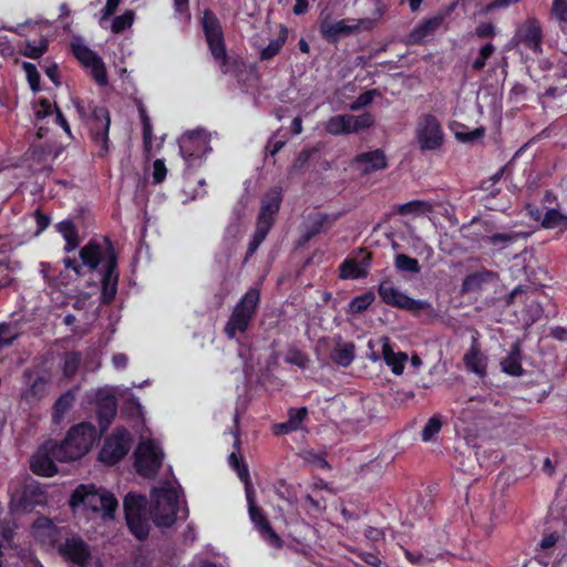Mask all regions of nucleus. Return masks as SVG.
<instances>
[{
    "label": "nucleus",
    "instance_id": "1",
    "mask_svg": "<svg viewBox=\"0 0 567 567\" xmlns=\"http://www.w3.org/2000/svg\"><path fill=\"white\" fill-rule=\"evenodd\" d=\"M79 257L80 261L64 257V268L72 270L76 277L96 274L101 288L100 300L103 305H111L117 295L120 281L118 252L113 241L107 236L91 238L81 247Z\"/></svg>",
    "mask_w": 567,
    "mask_h": 567
},
{
    "label": "nucleus",
    "instance_id": "2",
    "mask_svg": "<svg viewBox=\"0 0 567 567\" xmlns=\"http://www.w3.org/2000/svg\"><path fill=\"white\" fill-rule=\"evenodd\" d=\"M97 440L96 429L89 422L72 426L65 439L53 446V456L59 462L76 461L87 454Z\"/></svg>",
    "mask_w": 567,
    "mask_h": 567
},
{
    "label": "nucleus",
    "instance_id": "3",
    "mask_svg": "<svg viewBox=\"0 0 567 567\" xmlns=\"http://www.w3.org/2000/svg\"><path fill=\"white\" fill-rule=\"evenodd\" d=\"M74 107L81 121L90 128L93 142L101 147L104 153L109 152L111 126V116L106 106L96 105L93 101L75 99Z\"/></svg>",
    "mask_w": 567,
    "mask_h": 567
},
{
    "label": "nucleus",
    "instance_id": "4",
    "mask_svg": "<svg viewBox=\"0 0 567 567\" xmlns=\"http://www.w3.org/2000/svg\"><path fill=\"white\" fill-rule=\"evenodd\" d=\"M70 505L74 509L91 511L103 518H113L117 501L113 494L93 484L80 485L72 494Z\"/></svg>",
    "mask_w": 567,
    "mask_h": 567
},
{
    "label": "nucleus",
    "instance_id": "5",
    "mask_svg": "<svg viewBox=\"0 0 567 567\" xmlns=\"http://www.w3.org/2000/svg\"><path fill=\"white\" fill-rule=\"evenodd\" d=\"M177 512L178 493L175 482H165L152 489L150 514L156 526L171 527L177 519Z\"/></svg>",
    "mask_w": 567,
    "mask_h": 567
},
{
    "label": "nucleus",
    "instance_id": "6",
    "mask_svg": "<svg viewBox=\"0 0 567 567\" xmlns=\"http://www.w3.org/2000/svg\"><path fill=\"white\" fill-rule=\"evenodd\" d=\"M259 302L260 289L250 287L236 303L224 327V332L229 339H234L237 333H245L248 330Z\"/></svg>",
    "mask_w": 567,
    "mask_h": 567
},
{
    "label": "nucleus",
    "instance_id": "7",
    "mask_svg": "<svg viewBox=\"0 0 567 567\" xmlns=\"http://www.w3.org/2000/svg\"><path fill=\"white\" fill-rule=\"evenodd\" d=\"M200 24L213 58L218 61L221 66L227 65L228 55L219 19L210 9H205Z\"/></svg>",
    "mask_w": 567,
    "mask_h": 567
},
{
    "label": "nucleus",
    "instance_id": "8",
    "mask_svg": "<svg viewBox=\"0 0 567 567\" xmlns=\"http://www.w3.org/2000/svg\"><path fill=\"white\" fill-rule=\"evenodd\" d=\"M378 295L386 306L402 309L410 312L432 309L430 302L421 299H413L394 286L391 278L382 279L378 285Z\"/></svg>",
    "mask_w": 567,
    "mask_h": 567
},
{
    "label": "nucleus",
    "instance_id": "9",
    "mask_svg": "<svg viewBox=\"0 0 567 567\" xmlns=\"http://www.w3.org/2000/svg\"><path fill=\"white\" fill-rule=\"evenodd\" d=\"M134 456L137 473L152 478L163 463L164 453L154 441L143 440L135 450Z\"/></svg>",
    "mask_w": 567,
    "mask_h": 567
},
{
    "label": "nucleus",
    "instance_id": "10",
    "mask_svg": "<svg viewBox=\"0 0 567 567\" xmlns=\"http://www.w3.org/2000/svg\"><path fill=\"white\" fill-rule=\"evenodd\" d=\"M416 138L422 151H434L442 146V127L433 114H425L420 117L416 126Z\"/></svg>",
    "mask_w": 567,
    "mask_h": 567
},
{
    "label": "nucleus",
    "instance_id": "11",
    "mask_svg": "<svg viewBox=\"0 0 567 567\" xmlns=\"http://www.w3.org/2000/svg\"><path fill=\"white\" fill-rule=\"evenodd\" d=\"M130 449V433L126 430H118L105 440L99 458L106 465H114L128 453Z\"/></svg>",
    "mask_w": 567,
    "mask_h": 567
},
{
    "label": "nucleus",
    "instance_id": "12",
    "mask_svg": "<svg viewBox=\"0 0 567 567\" xmlns=\"http://www.w3.org/2000/svg\"><path fill=\"white\" fill-rule=\"evenodd\" d=\"M72 53L85 68L91 70V76L100 86L109 84L105 64L102 58L85 44H73Z\"/></svg>",
    "mask_w": 567,
    "mask_h": 567
},
{
    "label": "nucleus",
    "instance_id": "13",
    "mask_svg": "<svg viewBox=\"0 0 567 567\" xmlns=\"http://www.w3.org/2000/svg\"><path fill=\"white\" fill-rule=\"evenodd\" d=\"M179 154L190 165L194 159H202L208 148V142L202 131H190L178 141Z\"/></svg>",
    "mask_w": 567,
    "mask_h": 567
},
{
    "label": "nucleus",
    "instance_id": "14",
    "mask_svg": "<svg viewBox=\"0 0 567 567\" xmlns=\"http://www.w3.org/2000/svg\"><path fill=\"white\" fill-rule=\"evenodd\" d=\"M282 198L284 196L280 188H270L261 198V206L256 225L270 230L280 210Z\"/></svg>",
    "mask_w": 567,
    "mask_h": 567
},
{
    "label": "nucleus",
    "instance_id": "15",
    "mask_svg": "<svg viewBox=\"0 0 567 567\" xmlns=\"http://www.w3.org/2000/svg\"><path fill=\"white\" fill-rule=\"evenodd\" d=\"M247 502L249 505V516L255 526L259 529L265 539L272 546L279 547L281 540L279 536L274 532L269 522L262 514L261 509L256 506L254 501V492L250 484H247L246 488Z\"/></svg>",
    "mask_w": 567,
    "mask_h": 567
},
{
    "label": "nucleus",
    "instance_id": "16",
    "mask_svg": "<svg viewBox=\"0 0 567 567\" xmlns=\"http://www.w3.org/2000/svg\"><path fill=\"white\" fill-rule=\"evenodd\" d=\"M58 549L63 557L80 567H86L92 559L87 544L78 537L66 538Z\"/></svg>",
    "mask_w": 567,
    "mask_h": 567
},
{
    "label": "nucleus",
    "instance_id": "17",
    "mask_svg": "<svg viewBox=\"0 0 567 567\" xmlns=\"http://www.w3.org/2000/svg\"><path fill=\"white\" fill-rule=\"evenodd\" d=\"M53 446H56V443L49 441L32 456L30 467L33 473L42 476H52L58 472L54 464L58 460L53 456Z\"/></svg>",
    "mask_w": 567,
    "mask_h": 567
},
{
    "label": "nucleus",
    "instance_id": "18",
    "mask_svg": "<svg viewBox=\"0 0 567 567\" xmlns=\"http://www.w3.org/2000/svg\"><path fill=\"white\" fill-rule=\"evenodd\" d=\"M516 37L519 42L533 52L542 51L543 30L540 22L535 18H528L525 23L518 29Z\"/></svg>",
    "mask_w": 567,
    "mask_h": 567
},
{
    "label": "nucleus",
    "instance_id": "19",
    "mask_svg": "<svg viewBox=\"0 0 567 567\" xmlns=\"http://www.w3.org/2000/svg\"><path fill=\"white\" fill-rule=\"evenodd\" d=\"M359 31V24H347L346 20L331 22L322 20L319 32L328 43L336 44L341 38L349 37Z\"/></svg>",
    "mask_w": 567,
    "mask_h": 567
},
{
    "label": "nucleus",
    "instance_id": "20",
    "mask_svg": "<svg viewBox=\"0 0 567 567\" xmlns=\"http://www.w3.org/2000/svg\"><path fill=\"white\" fill-rule=\"evenodd\" d=\"M487 357L482 352L477 339L473 338L470 349L463 357V363L467 371L483 379L487 375Z\"/></svg>",
    "mask_w": 567,
    "mask_h": 567
},
{
    "label": "nucleus",
    "instance_id": "21",
    "mask_svg": "<svg viewBox=\"0 0 567 567\" xmlns=\"http://www.w3.org/2000/svg\"><path fill=\"white\" fill-rule=\"evenodd\" d=\"M96 413L102 431H105L117 411V401L112 392H96Z\"/></svg>",
    "mask_w": 567,
    "mask_h": 567
},
{
    "label": "nucleus",
    "instance_id": "22",
    "mask_svg": "<svg viewBox=\"0 0 567 567\" xmlns=\"http://www.w3.org/2000/svg\"><path fill=\"white\" fill-rule=\"evenodd\" d=\"M32 534L42 545L54 547L61 537V530L48 517H39L32 524Z\"/></svg>",
    "mask_w": 567,
    "mask_h": 567
},
{
    "label": "nucleus",
    "instance_id": "23",
    "mask_svg": "<svg viewBox=\"0 0 567 567\" xmlns=\"http://www.w3.org/2000/svg\"><path fill=\"white\" fill-rule=\"evenodd\" d=\"M523 357L522 341L516 340L511 344L508 353L501 359V371L511 377H522L524 374Z\"/></svg>",
    "mask_w": 567,
    "mask_h": 567
},
{
    "label": "nucleus",
    "instance_id": "24",
    "mask_svg": "<svg viewBox=\"0 0 567 567\" xmlns=\"http://www.w3.org/2000/svg\"><path fill=\"white\" fill-rule=\"evenodd\" d=\"M354 163L362 165V172L364 174H370L388 167L386 156L380 148L359 153L354 157Z\"/></svg>",
    "mask_w": 567,
    "mask_h": 567
},
{
    "label": "nucleus",
    "instance_id": "25",
    "mask_svg": "<svg viewBox=\"0 0 567 567\" xmlns=\"http://www.w3.org/2000/svg\"><path fill=\"white\" fill-rule=\"evenodd\" d=\"M443 23V17L434 16L419 23L408 35L409 44H422L424 40L433 35Z\"/></svg>",
    "mask_w": 567,
    "mask_h": 567
},
{
    "label": "nucleus",
    "instance_id": "26",
    "mask_svg": "<svg viewBox=\"0 0 567 567\" xmlns=\"http://www.w3.org/2000/svg\"><path fill=\"white\" fill-rule=\"evenodd\" d=\"M456 409H453V413H458L463 419L467 417L470 411H485L488 409L491 402L482 395H468L467 392H461L455 400Z\"/></svg>",
    "mask_w": 567,
    "mask_h": 567
},
{
    "label": "nucleus",
    "instance_id": "27",
    "mask_svg": "<svg viewBox=\"0 0 567 567\" xmlns=\"http://www.w3.org/2000/svg\"><path fill=\"white\" fill-rule=\"evenodd\" d=\"M497 278L496 272L487 269L477 270L468 274L462 281L461 292H477L482 290L483 286L492 282Z\"/></svg>",
    "mask_w": 567,
    "mask_h": 567
},
{
    "label": "nucleus",
    "instance_id": "28",
    "mask_svg": "<svg viewBox=\"0 0 567 567\" xmlns=\"http://www.w3.org/2000/svg\"><path fill=\"white\" fill-rule=\"evenodd\" d=\"M371 257L363 258L364 266H361L354 259L347 258L339 265V278L347 279H361L368 276V267L370 266Z\"/></svg>",
    "mask_w": 567,
    "mask_h": 567
},
{
    "label": "nucleus",
    "instance_id": "29",
    "mask_svg": "<svg viewBox=\"0 0 567 567\" xmlns=\"http://www.w3.org/2000/svg\"><path fill=\"white\" fill-rule=\"evenodd\" d=\"M340 214L316 213L309 216L306 227L315 234H326L338 220Z\"/></svg>",
    "mask_w": 567,
    "mask_h": 567
},
{
    "label": "nucleus",
    "instance_id": "30",
    "mask_svg": "<svg viewBox=\"0 0 567 567\" xmlns=\"http://www.w3.org/2000/svg\"><path fill=\"white\" fill-rule=\"evenodd\" d=\"M382 358L394 374H402L408 354L404 352H394L388 339H385L382 344Z\"/></svg>",
    "mask_w": 567,
    "mask_h": 567
},
{
    "label": "nucleus",
    "instance_id": "31",
    "mask_svg": "<svg viewBox=\"0 0 567 567\" xmlns=\"http://www.w3.org/2000/svg\"><path fill=\"white\" fill-rule=\"evenodd\" d=\"M44 502L45 495L41 488L35 486H28L22 492L17 507L23 512H31L35 505L43 504Z\"/></svg>",
    "mask_w": 567,
    "mask_h": 567
},
{
    "label": "nucleus",
    "instance_id": "32",
    "mask_svg": "<svg viewBox=\"0 0 567 567\" xmlns=\"http://www.w3.org/2000/svg\"><path fill=\"white\" fill-rule=\"evenodd\" d=\"M82 363V353L80 351H68L62 357L61 370L62 377L66 380L73 379Z\"/></svg>",
    "mask_w": 567,
    "mask_h": 567
},
{
    "label": "nucleus",
    "instance_id": "33",
    "mask_svg": "<svg viewBox=\"0 0 567 567\" xmlns=\"http://www.w3.org/2000/svg\"><path fill=\"white\" fill-rule=\"evenodd\" d=\"M350 120H352L351 114L333 115L326 122L324 130L334 136L351 134Z\"/></svg>",
    "mask_w": 567,
    "mask_h": 567
},
{
    "label": "nucleus",
    "instance_id": "34",
    "mask_svg": "<svg viewBox=\"0 0 567 567\" xmlns=\"http://www.w3.org/2000/svg\"><path fill=\"white\" fill-rule=\"evenodd\" d=\"M542 226L545 229H559L560 233L567 231V215H564L556 208H549L544 215Z\"/></svg>",
    "mask_w": 567,
    "mask_h": 567
},
{
    "label": "nucleus",
    "instance_id": "35",
    "mask_svg": "<svg viewBox=\"0 0 567 567\" xmlns=\"http://www.w3.org/2000/svg\"><path fill=\"white\" fill-rule=\"evenodd\" d=\"M288 39V29L281 25L279 34L276 39L271 40L266 48L260 52V60L267 61L276 56L285 45Z\"/></svg>",
    "mask_w": 567,
    "mask_h": 567
},
{
    "label": "nucleus",
    "instance_id": "36",
    "mask_svg": "<svg viewBox=\"0 0 567 567\" xmlns=\"http://www.w3.org/2000/svg\"><path fill=\"white\" fill-rule=\"evenodd\" d=\"M49 49V40L41 38L39 42L25 41L20 52L23 56L37 60L40 59Z\"/></svg>",
    "mask_w": 567,
    "mask_h": 567
},
{
    "label": "nucleus",
    "instance_id": "37",
    "mask_svg": "<svg viewBox=\"0 0 567 567\" xmlns=\"http://www.w3.org/2000/svg\"><path fill=\"white\" fill-rule=\"evenodd\" d=\"M74 402L72 392H64L55 402L53 406L52 419L53 422L60 424L64 415L70 411Z\"/></svg>",
    "mask_w": 567,
    "mask_h": 567
},
{
    "label": "nucleus",
    "instance_id": "38",
    "mask_svg": "<svg viewBox=\"0 0 567 567\" xmlns=\"http://www.w3.org/2000/svg\"><path fill=\"white\" fill-rule=\"evenodd\" d=\"M375 300L372 290H368L360 296H355L348 305L347 312L350 315H359L365 311Z\"/></svg>",
    "mask_w": 567,
    "mask_h": 567
},
{
    "label": "nucleus",
    "instance_id": "39",
    "mask_svg": "<svg viewBox=\"0 0 567 567\" xmlns=\"http://www.w3.org/2000/svg\"><path fill=\"white\" fill-rule=\"evenodd\" d=\"M23 378L25 383L30 386L29 390H42L49 382V374L45 371L38 369L25 370Z\"/></svg>",
    "mask_w": 567,
    "mask_h": 567
},
{
    "label": "nucleus",
    "instance_id": "40",
    "mask_svg": "<svg viewBox=\"0 0 567 567\" xmlns=\"http://www.w3.org/2000/svg\"><path fill=\"white\" fill-rule=\"evenodd\" d=\"M396 212L402 216L421 215L431 213L432 205L427 202L415 199L400 205Z\"/></svg>",
    "mask_w": 567,
    "mask_h": 567
},
{
    "label": "nucleus",
    "instance_id": "41",
    "mask_svg": "<svg viewBox=\"0 0 567 567\" xmlns=\"http://www.w3.org/2000/svg\"><path fill=\"white\" fill-rule=\"evenodd\" d=\"M331 358L337 364L349 367L354 359V344L351 342L344 343L332 352Z\"/></svg>",
    "mask_w": 567,
    "mask_h": 567
},
{
    "label": "nucleus",
    "instance_id": "42",
    "mask_svg": "<svg viewBox=\"0 0 567 567\" xmlns=\"http://www.w3.org/2000/svg\"><path fill=\"white\" fill-rule=\"evenodd\" d=\"M394 265L395 268L402 272L419 274L421 271L419 260L405 254H398L395 256Z\"/></svg>",
    "mask_w": 567,
    "mask_h": 567
},
{
    "label": "nucleus",
    "instance_id": "43",
    "mask_svg": "<svg viewBox=\"0 0 567 567\" xmlns=\"http://www.w3.org/2000/svg\"><path fill=\"white\" fill-rule=\"evenodd\" d=\"M125 517L131 532L138 539H144L147 537L150 532V525L145 519L142 518V515L135 516V514H131L130 516Z\"/></svg>",
    "mask_w": 567,
    "mask_h": 567
},
{
    "label": "nucleus",
    "instance_id": "44",
    "mask_svg": "<svg viewBox=\"0 0 567 567\" xmlns=\"http://www.w3.org/2000/svg\"><path fill=\"white\" fill-rule=\"evenodd\" d=\"M145 504V497L136 494H127L124 498V512L125 516L135 514V516L142 515V509Z\"/></svg>",
    "mask_w": 567,
    "mask_h": 567
},
{
    "label": "nucleus",
    "instance_id": "45",
    "mask_svg": "<svg viewBox=\"0 0 567 567\" xmlns=\"http://www.w3.org/2000/svg\"><path fill=\"white\" fill-rule=\"evenodd\" d=\"M140 118L143 126V143L146 151H150L152 147L153 140V127L151 124V118L147 115L146 109L143 105L138 106Z\"/></svg>",
    "mask_w": 567,
    "mask_h": 567
},
{
    "label": "nucleus",
    "instance_id": "46",
    "mask_svg": "<svg viewBox=\"0 0 567 567\" xmlns=\"http://www.w3.org/2000/svg\"><path fill=\"white\" fill-rule=\"evenodd\" d=\"M135 13L132 10H126L123 14L113 19L111 30L113 33L118 34L130 29L134 22Z\"/></svg>",
    "mask_w": 567,
    "mask_h": 567
},
{
    "label": "nucleus",
    "instance_id": "47",
    "mask_svg": "<svg viewBox=\"0 0 567 567\" xmlns=\"http://www.w3.org/2000/svg\"><path fill=\"white\" fill-rule=\"evenodd\" d=\"M374 116L369 113H362L358 116L352 115V120H350V128L351 133H359L360 131L368 130L374 125Z\"/></svg>",
    "mask_w": 567,
    "mask_h": 567
},
{
    "label": "nucleus",
    "instance_id": "48",
    "mask_svg": "<svg viewBox=\"0 0 567 567\" xmlns=\"http://www.w3.org/2000/svg\"><path fill=\"white\" fill-rule=\"evenodd\" d=\"M442 420L439 415L432 416L424 425L421 437L423 442H431L433 437L441 431Z\"/></svg>",
    "mask_w": 567,
    "mask_h": 567
},
{
    "label": "nucleus",
    "instance_id": "49",
    "mask_svg": "<svg viewBox=\"0 0 567 567\" xmlns=\"http://www.w3.org/2000/svg\"><path fill=\"white\" fill-rule=\"evenodd\" d=\"M22 69L25 72L28 83L30 85V89L33 93H38L41 90L40 86V73L37 69V66L30 62H24L22 64Z\"/></svg>",
    "mask_w": 567,
    "mask_h": 567
},
{
    "label": "nucleus",
    "instance_id": "50",
    "mask_svg": "<svg viewBox=\"0 0 567 567\" xmlns=\"http://www.w3.org/2000/svg\"><path fill=\"white\" fill-rule=\"evenodd\" d=\"M269 229H266L264 227H260L256 225V229L254 231V235L249 241L248 249L246 252V258L251 257L259 246L262 244V241L266 239L267 235L269 234Z\"/></svg>",
    "mask_w": 567,
    "mask_h": 567
},
{
    "label": "nucleus",
    "instance_id": "51",
    "mask_svg": "<svg viewBox=\"0 0 567 567\" xmlns=\"http://www.w3.org/2000/svg\"><path fill=\"white\" fill-rule=\"evenodd\" d=\"M517 238H518V234L514 233V231H512V233H495L491 236H486L484 238V241L492 246L503 245V247H504L508 244L516 241Z\"/></svg>",
    "mask_w": 567,
    "mask_h": 567
},
{
    "label": "nucleus",
    "instance_id": "52",
    "mask_svg": "<svg viewBox=\"0 0 567 567\" xmlns=\"http://www.w3.org/2000/svg\"><path fill=\"white\" fill-rule=\"evenodd\" d=\"M495 47L488 42L480 49L478 56L473 61L472 69L474 71H482L485 68L486 61L493 55Z\"/></svg>",
    "mask_w": 567,
    "mask_h": 567
},
{
    "label": "nucleus",
    "instance_id": "53",
    "mask_svg": "<svg viewBox=\"0 0 567 567\" xmlns=\"http://www.w3.org/2000/svg\"><path fill=\"white\" fill-rule=\"evenodd\" d=\"M551 13L561 29L567 27V0H553Z\"/></svg>",
    "mask_w": 567,
    "mask_h": 567
},
{
    "label": "nucleus",
    "instance_id": "54",
    "mask_svg": "<svg viewBox=\"0 0 567 567\" xmlns=\"http://www.w3.org/2000/svg\"><path fill=\"white\" fill-rule=\"evenodd\" d=\"M54 112V105L47 97H40L34 105V116L37 121H42Z\"/></svg>",
    "mask_w": 567,
    "mask_h": 567
},
{
    "label": "nucleus",
    "instance_id": "55",
    "mask_svg": "<svg viewBox=\"0 0 567 567\" xmlns=\"http://www.w3.org/2000/svg\"><path fill=\"white\" fill-rule=\"evenodd\" d=\"M285 361L287 363L305 369L309 362V359L301 350L291 348L287 351Z\"/></svg>",
    "mask_w": 567,
    "mask_h": 567
},
{
    "label": "nucleus",
    "instance_id": "56",
    "mask_svg": "<svg viewBox=\"0 0 567 567\" xmlns=\"http://www.w3.org/2000/svg\"><path fill=\"white\" fill-rule=\"evenodd\" d=\"M379 94L378 90H368L361 93L357 100L350 105L352 111H358L361 107L368 106L372 103L373 99Z\"/></svg>",
    "mask_w": 567,
    "mask_h": 567
},
{
    "label": "nucleus",
    "instance_id": "57",
    "mask_svg": "<svg viewBox=\"0 0 567 567\" xmlns=\"http://www.w3.org/2000/svg\"><path fill=\"white\" fill-rule=\"evenodd\" d=\"M166 175H167V168H166L164 159H159V158L155 159L153 163V173H152L153 184L154 185L162 184L165 181Z\"/></svg>",
    "mask_w": 567,
    "mask_h": 567
},
{
    "label": "nucleus",
    "instance_id": "58",
    "mask_svg": "<svg viewBox=\"0 0 567 567\" xmlns=\"http://www.w3.org/2000/svg\"><path fill=\"white\" fill-rule=\"evenodd\" d=\"M56 230L63 239L72 238L79 235L78 228L71 219H64L56 224Z\"/></svg>",
    "mask_w": 567,
    "mask_h": 567
},
{
    "label": "nucleus",
    "instance_id": "59",
    "mask_svg": "<svg viewBox=\"0 0 567 567\" xmlns=\"http://www.w3.org/2000/svg\"><path fill=\"white\" fill-rule=\"evenodd\" d=\"M12 269L8 260H0V290L13 282Z\"/></svg>",
    "mask_w": 567,
    "mask_h": 567
},
{
    "label": "nucleus",
    "instance_id": "60",
    "mask_svg": "<svg viewBox=\"0 0 567 567\" xmlns=\"http://www.w3.org/2000/svg\"><path fill=\"white\" fill-rule=\"evenodd\" d=\"M41 267H42L41 272L47 282L54 285V286L66 285V281H65L64 277L62 276V272H60L59 276H55L54 274L51 275V271H55V269H52L49 265L43 264V262L41 264Z\"/></svg>",
    "mask_w": 567,
    "mask_h": 567
},
{
    "label": "nucleus",
    "instance_id": "61",
    "mask_svg": "<svg viewBox=\"0 0 567 567\" xmlns=\"http://www.w3.org/2000/svg\"><path fill=\"white\" fill-rule=\"evenodd\" d=\"M528 286H517L513 289V291L508 295L506 303L507 305H515L516 301L526 302L528 299Z\"/></svg>",
    "mask_w": 567,
    "mask_h": 567
},
{
    "label": "nucleus",
    "instance_id": "62",
    "mask_svg": "<svg viewBox=\"0 0 567 567\" xmlns=\"http://www.w3.org/2000/svg\"><path fill=\"white\" fill-rule=\"evenodd\" d=\"M228 462H229L230 466H233L237 471L238 476L240 477V480L243 482H245V485L247 486V484H249L248 468L245 465L239 464V457L235 452H233L229 455Z\"/></svg>",
    "mask_w": 567,
    "mask_h": 567
},
{
    "label": "nucleus",
    "instance_id": "63",
    "mask_svg": "<svg viewBox=\"0 0 567 567\" xmlns=\"http://www.w3.org/2000/svg\"><path fill=\"white\" fill-rule=\"evenodd\" d=\"M475 35L480 39H492L496 35V27L492 22H481L475 28Z\"/></svg>",
    "mask_w": 567,
    "mask_h": 567
},
{
    "label": "nucleus",
    "instance_id": "64",
    "mask_svg": "<svg viewBox=\"0 0 567 567\" xmlns=\"http://www.w3.org/2000/svg\"><path fill=\"white\" fill-rule=\"evenodd\" d=\"M308 414L307 408L300 409H290L289 410V422L293 425L295 430H297L300 423L305 420Z\"/></svg>",
    "mask_w": 567,
    "mask_h": 567
}]
</instances>
